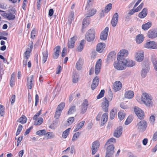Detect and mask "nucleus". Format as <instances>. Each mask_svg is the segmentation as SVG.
<instances>
[{
    "instance_id": "34",
    "label": "nucleus",
    "mask_w": 157,
    "mask_h": 157,
    "mask_svg": "<svg viewBox=\"0 0 157 157\" xmlns=\"http://www.w3.org/2000/svg\"><path fill=\"white\" fill-rule=\"evenodd\" d=\"M27 118L24 115H22L21 117L19 118L17 121L22 124L25 123L26 122Z\"/></svg>"
},
{
    "instance_id": "48",
    "label": "nucleus",
    "mask_w": 157,
    "mask_h": 157,
    "mask_svg": "<svg viewBox=\"0 0 157 157\" xmlns=\"http://www.w3.org/2000/svg\"><path fill=\"white\" fill-rule=\"evenodd\" d=\"M14 80H15V75L13 74L11 76L10 80V85L11 87H13L14 84Z\"/></svg>"
},
{
    "instance_id": "25",
    "label": "nucleus",
    "mask_w": 157,
    "mask_h": 157,
    "mask_svg": "<svg viewBox=\"0 0 157 157\" xmlns=\"http://www.w3.org/2000/svg\"><path fill=\"white\" fill-rule=\"evenodd\" d=\"M147 9L146 8H144L142 11L138 14L139 17L141 19L145 17L147 14Z\"/></svg>"
},
{
    "instance_id": "46",
    "label": "nucleus",
    "mask_w": 157,
    "mask_h": 157,
    "mask_svg": "<svg viewBox=\"0 0 157 157\" xmlns=\"http://www.w3.org/2000/svg\"><path fill=\"white\" fill-rule=\"evenodd\" d=\"M46 133V131L45 129L39 130L36 132V134L39 136H43Z\"/></svg>"
},
{
    "instance_id": "21",
    "label": "nucleus",
    "mask_w": 157,
    "mask_h": 157,
    "mask_svg": "<svg viewBox=\"0 0 157 157\" xmlns=\"http://www.w3.org/2000/svg\"><path fill=\"white\" fill-rule=\"evenodd\" d=\"M121 83L120 81L115 82L113 84V89L115 92L120 90L122 87Z\"/></svg>"
},
{
    "instance_id": "42",
    "label": "nucleus",
    "mask_w": 157,
    "mask_h": 157,
    "mask_svg": "<svg viewBox=\"0 0 157 157\" xmlns=\"http://www.w3.org/2000/svg\"><path fill=\"white\" fill-rule=\"evenodd\" d=\"M15 18V15L11 13H7L6 18L9 20H13Z\"/></svg>"
},
{
    "instance_id": "14",
    "label": "nucleus",
    "mask_w": 157,
    "mask_h": 157,
    "mask_svg": "<svg viewBox=\"0 0 157 157\" xmlns=\"http://www.w3.org/2000/svg\"><path fill=\"white\" fill-rule=\"evenodd\" d=\"M119 14L117 13H115L113 14L111 21V25L113 27H115L117 24L118 20Z\"/></svg>"
},
{
    "instance_id": "22",
    "label": "nucleus",
    "mask_w": 157,
    "mask_h": 157,
    "mask_svg": "<svg viewBox=\"0 0 157 157\" xmlns=\"http://www.w3.org/2000/svg\"><path fill=\"white\" fill-rule=\"evenodd\" d=\"M99 78L96 76L93 79V80L92 83L91 85V89L92 90H94L98 86L99 83Z\"/></svg>"
},
{
    "instance_id": "62",
    "label": "nucleus",
    "mask_w": 157,
    "mask_h": 157,
    "mask_svg": "<svg viewBox=\"0 0 157 157\" xmlns=\"http://www.w3.org/2000/svg\"><path fill=\"white\" fill-rule=\"evenodd\" d=\"M3 106L2 105H0V114L1 116H3L4 114V109Z\"/></svg>"
},
{
    "instance_id": "29",
    "label": "nucleus",
    "mask_w": 157,
    "mask_h": 157,
    "mask_svg": "<svg viewBox=\"0 0 157 157\" xmlns=\"http://www.w3.org/2000/svg\"><path fill=\"white\" fill-rule=\"evenodd\" d=\"M114 146L113 144H111L107 146L106 152L114 153Z\"/></svg>"
},
{
    "instance_id": "11",
    "label": "nucleus",
    "mask_w": 157,
    "mask_h": 157,
    "mask_svg": "<svg viewBox=\"0 0 157 157\" xmlns=\"http://www.w3.org/2000/svg\"><path fill=\"white\" fill-rule=\"evenodd\" d=\"M89 105V102L87 99L84 100L81 106V113H84L86 111Z\"/></svg>"
},
{
    "instance_id": "35",
    "label": "nucleus",
    "mask_w": 157,
    "mask_h": 157,
    "mask_svg": "<svg viewBox=\"0 0 157 157\" xmlns=\"http://www.w3.org/2000/svg\"><path fill=\"white\" fill-rule=\"evenodd\" d=\"M84 40H82L79 45L77 46V50L78 52H81L83 50L84 45Z\"/></svg>"
},
{
    "instance_id": "36",
    "label": "nucleus",
    "mask_w": 157,
    "mask_h": 157,
    "mask_svg": "<svg viewBox=\"0 0 157 157\" xmlns=\"http://www.w3.org/2000/svg\"><path fill=\"white\" fill-rule=\"evenodd\" d=\"M88 17L86 16V17L83 20L82 25V29L86 27L89 24V21L87 20Z\"/></svg>"
},
{
    "instance_id": "26",
    "label": "nucleus",
    "mask_w": 157,
    "mask_h": 157,
    "mask_svg": "<svg viewBox=\"0 0 157 157\" xmlns=\"http://www.w3.org/2000/svg\"><path fill=\"white\" fill-rule=\"evenodd\" d=\"M134 92L131 90L126 91L124 94V97L128 99H131L134 96Z\"/></svg>"
},
{
    "instance_id": "31",
    "label": "nucleus",
    "mask_w": 157,
    "mask_h": 157,
    "mask_svg": "<svg viewBox=\"0 0 157 157\" xmlns=\"http://www.w3.org/2000/svg\"><path fill=\"white\" fill-rule=\"evenodd\" d=\"M151 22H148L145 24H143L142 26V28L144 30H147L151 26Z\"/></svg>"
},
{
    "instance_id": "45",
    "label": "nucleus",
    "mask_w": 157,
    "mask_h": 157,
    "mask_svg": "<svg viewBox=\"0 0 157 157\" xmlns=\"http://www.w3.org/2000/svg\"><path fill=\"white\" fill-rule=\"evenodd\" d=\"M45 136L47 138V139H48L53 138L54 137V135L52 132H49L48 133L46 132Z\"/></svg>"
},
{
    "instance_id": "10",
    "label": "nucleus",
    "mask_w": 157,
    "mask_h": 157,
    "mask_svg": "<svg viewBox=\"0 0 157 157\" xmlns=\"http://www.w3.org/2000/svg\"><path fill=\"white\" fill-rule=\"evenodd\" d=\"M100 145V143L98 141H95L92 143L91 150L93 155H94L98 151Z\"/></svg>"
},
{
    "instance_id": "12",
    "label": "nucleus",
    "mask_w": 157,
    "mask_h": 157,
    "mask_svg": "<svg viewBox=\"0 0 157 157\" xmlns=\"http://www.w3.org/2000/svg\"><path fill=\"white\" fill-rule=\"evenodd\" d=\"M151 60L152 62L154 69L157 71V57L155 54L153 53L151 54Z\"/></svg>"
},
{
    "instance_id": "6",
    "label": "nucleus",
    "mask_w": 157,
    "mask_h": 157,
    "mask_svg": "<svg viewBox=\"0 0 157 157\" xmlns=\"http://www.w3.org/2000/svg\"><path fill=\"white\" fill-rule=\"evenodd\" d=\"M34 81L33 76L31 75L28 76L27 79L26 85L28 90H31L34 85Z\"/></svg>"
},
{
    "instance_id": "28",
    "label": "nucleus",
    "mask_w": 157,
    "mask_h": 157,
    "mask_svg": "<svg viewBox=\"0 0 157 157\" xmlns=\"http://www.w3.org/2000/svg\"><path fill=\"white\" fill-rule=\"evenodd\" d=\"M149 71V68L146 67L142 69L141 72V76L143 78H145L147 75V72Z\"/></svg>"
},
{
    "instance_id": "61",
    "label": "nucleus",
    "mask_w": 157,
    "mask_h": 157,
    "mask_svg": "<svg viewBox=\"0 0 157 157\" xmlns=\"http://www.w3.org/2000/svg\"><path fill=\"white\" fill-rule=\"evenodd\" d=\"M67 51V48L66 47H64L63 48V50L62 52V57H65L66 55V53Z\"/></svg>"
},
{
    "instance_id": "13",
    "label": "nucleus",
    "mask_w": 157,
    "mask_h": 157,
    "mask_svg": "<svg viewBox=\"0 0 157 157\" xmlns=\"http://www.w3.org/2000/svg\"><path fill=\"white\" fill-rule=\"evenodd\" d=\"M147 36L151 39H154L157 37V29L150 30L147 33Z\"/></svg>"
},
{
    "instance_id": "20",
    "label": "nucleus",
    "mask_w": 157,
    "mask_h": 157,
    "mask_svg": "<svg viewBox=\"0 0 157 157\" xmlns=\"http://www.w3.org/2000/svg\"><path fill=\"white\" fill-rule=\"evenodd\" d=\"M76 37L74 36L71 37L68 42L67 44L68 48H72L74 47L75 43L76 40Z\"/></svg>"
},
{
    "instance_id": "64",
    "label": "nucleus",
    "mask_w": 157,
    "mask_h": 157,
    "mask_svg": "<svg viewBox=\"0 0 157 157\" xmlns=\"http://www.w3.org/2000/svg\"><path fill=\"white\" fill-rule=\"evenodd\" d=\"M134 8H133V9L130 10L129 13H128V14L129 15H131L133 14L134 13L136 12H137L136 10L134 9Z\"/></svg>"
},
{
    "instance_id": "60",
    "label": "nucleus",
    "mask_w": 157,
    "mask_h": 157,
    "mask_svg": "<svg viewBox=\"0 0 157 157\" xmlns=\"http://www.w3.org/2000/svg\"><path fill=\"white\" fill-rule=\"evenodd\" d=\"M41 113V110L39 111L33 117V120H36L37 118L40 115Z\"/></svg>"
},
{
    "instance_id": "43",
    "label": "nucleus",
    "mask_w": 157,
    "mask_h": 157,
    "mask_svg": "<svg viewBox=\"0 0 157 157\" xmlns=\"http://www.w3.org/2000/svg\"><path fill=\"white\" fill-rule=\"evenodd\" d=\"M101 120L103 122V124L105 123L107 121L108 114L107 113H105L103 114Z\"/></svg>"
},
{
    "instance_id": "40",
    "label": "nucleus",
    "mask_w": 157,
    "mask_h": 157,
    "mask_svg": "<svg viewBox=\"0 0 157 157\" xmlns=\"http://www.w3.org/2000/svg\"><path fill=\"white\" fill-rule=\"evenodd\" d=\"M34 125H40L41 124L43 121V119L42 117H40L38 119L34 120Z\"/></svg>"
},
{
    "instance_id": "52",
    "label": "nucleus",
    "mask_w": 157,
    "mask_h": 157,
    "mask_svg": "<svg viewBox=\"0 0 157 157\" xmlns=\"http://www.w3.org/2000/svg\"><path fill=\"white\" fill-rule=\"evenodd\" d=\"M28 46L29 48H28L27 50L31 52L33 47V41H31L28 44Z\"/></svg>"
},
{
    "instance_id": "33",
    "label": "nucleus",
    "mask_w": 157,
    "mask_h": 157,
    "mask_svg": "<svg viewBox=\"0 0 157 157\" xmlns=\"http://www.w3.org/2000/svg\"><path fill=\"white\" fill-rule=\"evenodd\" d=\"M117 113V110L113 108L111 111L110 114V118L111 120L113 119L116 115Z\"/></svg>"
},
{
    "instance_id": "5",
    "label": "nucleus",
    "mask_w": 157,
    "mask_h": 157,
    "mask_svg": "<svg viewBox=\"0 0 157 157\" xmlns=\"http://www.w3.org/2000/svg\"><path fill=\"white\" fill-rule=\"evenodd\" d=\"M113 66L115 69L118 70L122 71L125 69L123 65V60H120L119 59L115 61L113 63Z\"/></svg>"
},
{
    "instance_id": "39",
    "label": "nucleus",
    "mask_w": 157,
    "mask_h": 157,
    "mask_svg": "<svg viewBox=\"0 0 157 157\" xmlns=\"http://www.w3.org/2000/svg\"><path fill=\"white\" fill-rule=\"evenodd\" d=\"M112 8V4L111 3H109L107 4L105 7L104 12L105 13H108Z\"/></svg>"
},
{
    "instance_id": "16",
    "label": "nucleus",
    "mask_w": 157,
    "mask_h": 157,
    "mask_svg": "<svg viewBox=\"0 0 157 157\" xmlns=\"http://www.w3.org/2000/svg\"><path fill=\"white\" fill-rule=\"evenodd\" d=\"M135 62L133 60L128 59L123 60V65L124 67H132L135 65Z\"/></svg>"
},
{
    "instance_id": "54",
    "label": "nucleus",
    "mask_w": 157,
    "mask_h": 157,
    "mask_svg": "<svg viewBox=\"0 0 157 157\" xmlns=\"http://www.w3.org/2000/svg\"><path fill=\"white\" fill-rule=\"evenodd\" d=\"M61 112L56 109L55 114V117L56 119H58L61 114Z\"/></svg>"
},
{
    "instance_id": "63",
    "label": "nucleus",
    "mask_w": 157,
    "mask_h": 157,
    "mask_svg": "<svg viewBox=\"0 0 157 157\" xmlns=\"http://www.w3.org/2000/svg\"><path fill=\"white\" fill-rule=\"evenodd\" d=\"M39 97L38 94H36L35 95V105L36 106L38 103L39 102Z\"/></svg>"
},
{
    "instance_id": "4",
    "label": "nucleus",
    "mask_w": 157,
    "mask_h": 157,
    "mask_svg": "<svg viewBox=\"0 0 157 157\" xmlns=\"http://www.w3.org/2000/svg\"><path fill=\"white\" fill-rule=\"evenodd\" d=\"M147 126V122L145 121L142 120L137 124L136 127L139 132H143L146 130Z\"/></svg>"
},
{
    "instance_id": "2",
    "label": "nucleus",
    "mask_w": 157,
    "mask_h": 157,
    "mask_svg": "<svg viewBox=\"0 0 157 157\" xmlns=\"http://www.w3.org/2000/svg\"><path fill=\"white\" fill-rule=\"evenodd\" d=\"M95 33L94 30L90 29L86 33L85 39L88 42H93L95 38Z\"/></svg>"
},
{
    "instance_id": "50",
    "label": "nucleus",
    "mask_w": 157,
    "mask_h": 157,
    "mask_svg": "<svg viewBox=\"0 0 157 157\" xmlns=\"http://www.w3.org/2000/svg\"><path fill=\"white\" fill-rule=\"evenodd\" d=\"M31 52L26 50V51L24 52V56L25 59H28L30 56V54Z\"/></svg>"
},
{
    "instance_id": "8",
    "label": "nucleus",
    "mask_w": 157,
    "mask_h": 157,
    "mask_svg": "<svg viewBox=\"0 0 157 157\" xmlns=\"http://www.w3.org/2000/svg\"><path fill=\"white\" fill-rule=\"evenodd\" d=\"M144 47L148 49H157V43L154 41H150L144 44Z\"/></svg>"
},
{
    "instance_id": "49",
    "label": "nucleus",
    "mask_w": 157,
    "mask_h": 157,
    "mask_svg": "<svg viewBox=\"0 0 157 157\" xmlns=\"http://www.w3.org/2000/svg\"><path fill=\"white\" fill-rule=\"evenodd\" d=\"M64 106L65 103L63 102H61L58 105L56 108V109L62 111Z\"/></svg>"
},
{
    "instance_id": "18",
    "label": "nucleus",
    "mask_w": 157,
    "mask_h": 157,
    "mask_svg": "<svg viewBox=\"0 0 157 157\" xmlns=\"http://www.w3.org/2000/svg\"><path fill=\"white\" fill-rule=\"evenodd\" d=\"M60 49V47L59 45L57 46L54 48V52L52 56L53 59H57L59 56Z\"/></svg>"
},
{
    "instance_id": "41",
    "label": "nucleus",
    "mask_w": 157,
    "mask_h": 157,
    "mask_svg": "<svg viewBox=\"0 0 157 157\" xmlns=\"http://www.w3.org/2000/svg\"><path fill=\"white\" fill-rule=\"evenodd\" d=\"M76 111L75 106L74 105H72L70 108L68 112V114L70 115Z\"/></svg>"
},
{
    "instance_id": "56",
    "label": "nucleus",
    "mask_w": 157,
    "mask_h": 157,
    "mask_svg": "<svg viewBox=\"0 0 157 157\" xmlns=\"http://www.w3.org/2000/svg\"><path fill=\"white\" fill-rule=\"evenodd\" d=\"M105 90H102L99 94L97 97V99H99L102 97L104 95L105 93Z\"/></svg>"
},
{
    "instance_id": "19",
    "label": "nucleus",
    "mask_w": 157,
    "mask_h": 157,
    "mask_svg": "<svg viewBox=\"0 0 157 157\" xmlns=\"http://www.w3.org/2000/svg\"><path fill=\"white\" fill-rule=\"evenodd\" d=\"M102 60L101 59H99L97 61L95 67V73L98 75L100 71Z\"/></svg>"
},
{
    "instance_id": "23",
    "label": "nucleus",
    "mask_w": 157,
    "mask_h": 157,
    "mask_svg": "<svg viewBox=\"0 0 157 157\" xmlns=\"http://www.w3.org/2000/svg\"><path fill=\"white\" fill-rule=\"evenodd\" d=\"M105 46V44L104 43H99L97 45L96 51L99 53H101L103 51Z\"/></svg>"
},
{
    "instance_id": "59",
    "label": "nucleus",
    "mask_w": 157,
    "mask_h": 157,
    "mask_svg": "<svg viewBox=\"0 0 157 157\" xmlns=\"http://www.w3.org/2000/svg\"><path fill=\"white\" fill-rule=\"evenodd\" d=\"M78 77L77 75H75L73 76V82L76 83L78 82Z\"/></svg>"
},
{
    "instance_id": "7",
    "label": "nucleus",
    "mask_w": 157,
    "mask_h": 157,
    "mask_svg": "<svg viewBox=\"0 0 157 157\" xmlns=\"http://www.w3.org/2000/svg\"><path fill=\"white\" fill-rule=\"evenodd\" d=\"M144 53L142 50H138L135 53V58L136 61L138 62L142 61L144 58Z\"/></svg>"
},
{
    "instance_id": "44",
    "label": "nucleus",
    "mask_w": 157,
    "mask_h": 157,
    "mask_svg": "<svg viewBox=\"0 0 157 157\" xmlns=\"http://www.w3.org/2000/svg\"><path fill=\"white\" fill-rule=\"evenodd\" d=\"M70 129V128H69L63 132L62 136L63 138H66L67 137Z\"/></svg>"
},
{
    "instance_id": "27",
    "label": "nucleus",
    "mask_w": 157,
    "mask_h": 157,
    "mask_svg": "<svg viewBox=\"0 0 157 157\" xmlns=\"http://www.w3.org/2000/svg\"><path fill=\"white\" fill-rule=\"evenodd\" d=\"M43 57L42 58L41 62L43 63H45L47 61L48 56V53L47 50H45L42 53Z\"/></svg>"
},
{
    "instance_id": "55",
    "label": "nucleus",
    "mask_w": 157,
    "mask_h": 157,
    "mask_svg": "<svg viewBox=\"0 0 157 157\" xmlns=\"http://www.w3.org/2000/svg\"><path fill=\"white\" fill-rule=\"evenodd\" d=\"M80 135V133L78 132L74 134L73 136L72 140L73 141H74L76 140L79 137Z\"/></svg>"
},
{
    "instance_id": "58",
    "label": "nucleus",
    "mask_w": 157,
    "mask_h": 157,
    "mask_svg": "<svg viewBox=\"0 0 157 157\" xmlns=\"http://www.w3.org/2000/svg\"><path fill=\"white\" fill-rule=\"evenodd\" d=\"M74 121V117H69L67 120V122L68 124H71Z\"/></svg>"
},
{
    "instance_id": "37",
    "label": "nucleus",
    "mask_w": 157,
    "mask_h": 157,
    "mask_svg": "<svg viewBox=\"0 0 157 157\" xmlns=\"http://www.w3.org/2000/svg\"><path fill=\"white\" fill-rule=\"evenodd\" d=\"M82 60L79 59L76 64V67L77 70H80L82 68Z\"/></svg>"
},
{
    "instance_id": "1",
    "label": "nucleus",
    "mask_w": 157,
    "mask_h": 157,
    "mask_svg": "<svg viewBox=\"0 0 157 157\" xmlns=\"http://www.w3.org/2000/svg\"><path fill=\"white\" fill-rule=\"evenodd\" d=\"M152 99L153 98L150 94L147 93H144L142 94L141 97V101L147 107H151L153 106Z\"/></svg>"
},
{
    "instance_id": "51",
    "label": "nucleus",
    "mask_w": 157,
    "mask_h": 157,
    "mask_svg": "<svg viewBox=\"0 0 157 157\" xmlns=\"http://www.w3.org/2000/svg\"><path fill=\"white\" fill-rule=\"evenodd\" d=\"M127 73L126 72H122L120 75L119 79L121 80H123L124 78L126 77Z\"/></svg>"
},
{
    "instance_id": "30",
    "label": "nucleus",
    "mask_w": 157,
    "mask_h": 157,
    "mask_svg": "<svg viewBox=\"0 0 157 157\" xmlns=\"http://www.w3.org/2000/svg\"><path fill=\"white\" fill-rule=\"evenodd\" d=\"M136 40L137 44H140L143 42L144 40L143 36L142 34L138 35L136 36Z\"/></svg>"
},
{
    "instance_id": "47",
    "label": "nucleus",
    "mask_w": 157,
    "mask_h": 157,
    "mask_svg": "<svg viewBox=\"0 0 157 157\" xmlns=\"http://www.w3.org/2000/svg\"><path fill=\"white\" fill-rule=\"evenodd\" d=\"M116 142V139L114 138H111L109 139L106 142L105 145H107L112 143H115Z\"/></svg>"
},
{
    "instance_id": "53",
    "label": "nucleus",
    "mask_w": 157,
    "mask_h": 157,
    "mask_svg": "<svg viewBox=\"0 0 157 157\" xmlns=\"http://www.w3.org/2000/svg\"><path fill=\"white\" fill-rule=\"evenodd\" d=\"M96 12V10H92L90 11L89 13L87 15V17H89L93 16Z\"/></svg>"
},
{
    "instance_id": "3",
    "label": "nucleus",
    "mask_w": 157,
    "mask_h": 157,
    "mask_svg": "<svg viewBox=\"0 0 157 157\" xmlns=\"http://www.w3.org/2000/svg\"><path fill=\"white\" fill-rule=\"evenodd\" d=\"M112 98L113 94H111L110 98H108V100H107V98L105 97L103 98L101 106L105 112H107L108 111V107L109 106V101H111Z\"/></svg>"
},
{
    "instance_id": "9",
    "label": "nucleus",
    "mask_w": 157,
    "mask_h": 157,
    "mask_svg": "<svg viewBox=\"0 0 157 157\" xmlns=\"http://www.w3.org/2000/svg\"><path fill=\"white\" fill-rule=\"evenodd\" d=\"M134 109L135 114L140 119H142L144 118V113L142 109L136 106L134 107Z\"/></svg>"
},
{
    "instance_id": "57",
    "label": "nucleus",
    "mask_w": 157,
    "mask_h": 157,
    "mask_svg": "<svg viewBox=\"0 0 157 157\" xmlns=\"http://www.w3.org/2000/svg\"><path fill=\"white\" fill-rule=\"evenodd\" d=\"M118 117L120 120H123L125 116L124 113L121 112H119L118 114Z\"/></svg>"
},
{
    "instance_id": "24",
    "label": "nucleus",
    "mask_w": 157,
    "mask_h": 157,
    "mask_svg": "<svg viewBox=\"0 0 157 157\" xmlns=\"http://www.w3.org/2000/svg\"><path fill=\"white\" fill-rule=\"evenodd\" d=\"M122 128L121 126L118 127L114 133V136L116 138L119 137L122 134Z\"/></svg>"
},
{
    "instance_id": "32",
    "label": "nucleus",
    "mask_w": 157,
    "mask_h": 157,
    "mask_svg": "<svg viewBox=\"0 0 157 157\" xmlns=\"http://www.w3.org/2000/svg\"><path fill=\"white\" fill-rule=\"evenodd\" d=\"M85 121H82L79 123L75 127V128L74 130L75 132L78 131L79 129L81 128L84 124Z\"/></svg>"
},
{
    "instance_id": "17",
    "label": "nucleus",
    "mask_w": 157,
    "mask_h": 157,
    "mask_svg": "<svg viewBox=\"0 0 157 157\" xmlns=\"http://www.w3.org/2000/svg\"><path fill=\"white\" fill-rule=\"evenodd\" d=\"M128 55V52L126 49H122L121 50L118 54L117 59H121L122 57H126Z\"/></svg>"
},
{
    "instance_id": "15",
    "label": "nucleus",
    "mask_w": 157,
    "mask_h": 157,
    "mask_svg": "<svg viewBox=\"0 0 157 157\" xmlns=\"http://www.w3.org/2000/svg\"><path fill=\"white\" fill-rule=\"evenodd\" d=\"M108 31L109 28L107 27L101 32L100 36V39L102 40H106L107 37Z\"/></svg>"
},
{
    "instance_id": "38",
    "label": "nucleus",
    "mask_w": 157,
    "mask_h": 157,
    "mask_svg": "<svg viewBox=\"0 0 157 157\" xmlns=\"http://www.w3.org/2000/svg\"><path fill=\"white\" fill-rule=\"evenodd\" d=\"M115 52H110L108 56L107 59V62L108 63H109L110 62L112 61V58L113 56L115 55Z\"/></svg>"
}]
</instances>
